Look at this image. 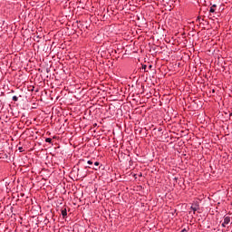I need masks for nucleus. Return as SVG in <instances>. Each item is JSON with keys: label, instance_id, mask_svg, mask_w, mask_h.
<instances>
[{"label": "nucleus", "instance_id": "nucleus-2", "mask_svg": "<svg viewBox=\"0 0 232 232\" xmlns=\"http://www.w3.org/2000/svg\"><path fill=\"white\" fill-rule=\"evenodd\" d=\"M101 163L99 161H95L93 163V167H86V168H91L92 169H94V171H99V169H101Z\"/></svg>", "mask_w": 232, "mask_h": 232}, {"label": "nucleus", "instance_id": "nucleus-7", "mask_svg": "<svg viewBox=\"0 0 232 232\" xmlns=\"http://www.w3.org/2000/svg\"><path fill=\"white\" fill-rule=\"evenodd\" d=\"M13 101H14V102H17V101H19V98L17 96H13Z\"/></svg>", "mask_w": 232, "mask_h": 232}, {"label": "nucleus", "instance_id": "nucleus-13", "mask_svg": "<svg viewBox=\"0 0 232 232\" xmlns=\"http://www.w3.org/2000/svg\"><path fill=\"white\" fill-rule=\"evenodd\" d=\"M226 226H227V224H224V221L222 223V227H226Z\"/></svg>", "mask_w": 232, "mask_h": 232}, {"label": "nucleus", "instance_id": "nucleus-4", "mask_svg": "<svg viewBox=\"0 0 232 232\" xmlns=\"http://www.w3.org/2000/svg\"><path fill=\"white\" fill-rule=\"evenodd\" d=\"M215 8H217V5H213L210 9H209V12L210 14H215Z\"/></svg>", "mask_w": 232, "mask_h": 232}, {"label": "nucleus", "instance_id": "nucleus-14", "mask_svg": "<svg viewBox=\"0 0 232 232\" xmlns=\"http://www.w3.org/2000/svg\"><path fill=\"white\" fill-rule=\"evenodd\" d=\"M181 232H188V230L186 228H183Z\"/></svg>", "mask_w": 232, "mask_h": 232}, {"label": "nucleus", "instance_id": "nucleus-17", "mask_svg": "<svg viewBox=\"0 0 232 232\" xmlns=\"http://www.w3.org/2000/svg\"><path fill=\"white\" fill-rule=\"evenodd\" d=\"M229 117H232V112H231V113H229Z\"/></svg>", "mask_w": 232, "mask_h": 232}, {"label": "nucleus", "instance_id": "nucleus-3", "mask_svg": "<svg viewBox=\"0 0 232 232\" xmlns=\"http://www.w3.org/2000/svg\"><path fill=\"white\" fill-rule=\"evenodd\" d=\"M224 224H229V222H231V218L230 217H225L224 218Z\"/></svg>", "mask_w": 232, "mask_h": 232}, {"label": "nucleus", "instance_id": "nucleus-1", "mask_svg": "<svg viewBox=\"0 0 232 232\" xmlns=\"http://www.w3.org/2000/svg\"><path fill=\"white\" fill-rule=\"evenodd\" d=\"M190 209H192L193 215H195V213L200 209V203H198V201H194L190 207Z\"/></svg>", "mask_w": 232, "mask_h": 232}, {"label": "nucleus", "instance_id": "nucleus-16", "mask_svg": "<svg viewBox=\"0 0 232 232\" xmlns=\"http://www.w3.org/2000/svg\"><path fill=\"white\" fill-rule=\"evenodd\" d=\"M149 68L151 69V68H153V66H152V65H150Z\"/></svg>", "mask_w": 232, "mask_h": 232}, {"label": "nucleus", "instance_id": "nucleus-6", "mask_svg": "<svg viewBox=\"0 0 232 232\" xmlns=\"http://www.w3.org/2000/svg\"><path fill=\"white\" fill-rule=\"evenodd\" d=\"M45 142H47L48 144H52V138H46Z\"/></svg>", "mask_w": 232, "mask_h": 232}, {"label": "nucleus", "instance_id": "nucleus-11", "mask_svg": "<svg viewBox=\"0 0 232 232\" xmlns=\"http://www.w3.org/2000/svg\"><path fill=\"white\" fill-rule=\"evenodd\" d=\"M146 68H147V66L146 65H143L142 66V69L146 72Z\"/></svg>", "mask_w": 232, "mask_h": 232}, {"label": "nucleus", "instance_id": "nucleus-12", "mask_svg": "<svg viewBox=\"0 0 232 232\" xmlns=\"http://www.w3.org/2000/svg\"><path fill=\"white\" fill-rule=\"evenodd\" d=\"M158 131H160V133H161L162 128H159V129H158Z\"/></svg>", "mask_w": 232, "mask_h": 232}, {"label": "nucleus", "instance_id": "nucleus-8", "mask_svg": "<svg viewBox=\"0 0 232 232\" xmlns=\"http://www.w3.org/2000/svg\"><path fill=\"white\" fill-rule=\"evenodd\" d=\"M87 164H89V166H93V161L92 160L87 161Z\"/></svg>", "mask_w": 232, "mask_h": 232}, {"label": "nucleus", "instance_id": "nucleus-5", "mask_svg": "<svg viewBox=\"0 0 232 232\" xmlns=\"http://www.w3.org/2000/svg\"><path fill=\"white\" fill-rule=\"evenodd\" d=\"M68 216V212L66 211V208L65 209H63L62 210V217L63 218H65V217H67Z\"/></svg>", "mask_w": 232, "mask_h": 232}, {"label": "nucleus", "instance_id": "nucleus-9", "mask_svg": "<svg viewBox=\"0 0 232 232\" xmlns=\"http://www.w3.org/2000/svg\"><path fill=\"white\" fill-rule=\"evenodd\" d=\"M198 23H202V21H204V19L198 17Z\"/></svg>", "mask_w": 232, "mask_h": 232}, {"label": "nucleus", "instance_id": "nucleus-10", "mask_svg": "<svg viewBox=\"0 0 232 232\" xmlns=\"http://www.w3.org/2000/svg\"><path fill=\"white\" fill-rule=\"evenodd\" d=\"M175 215H177V210H174V212H172V217H175Z\"/></svg>", "mask_w": 232, "mask_h": 232}, {"label": "nucleus", "instance_id": "nucleus-15", "mask_svg": "<svg viewBox=\"0 0 232 232\" xmlns=\"http://www.w3.org/2000/svg\"><path fill=\"white\" fill-rule=\"evenodd\" d=\"M19 151H23L22 150H23V147H19Z\"/></svg>", "mask_w": 232, "mask_h": 232}]
</instances>
